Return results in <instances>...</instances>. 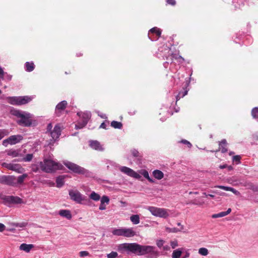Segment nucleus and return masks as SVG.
<instances>
[{
  "label": "nucleus",
  "mask_w": 258,
  "mask_h": 258,
  "mask_svg": "<svg viewBox=\"0 0 258 258\" xmlns=\"http://www.w3.org/2000/svg\"><path fill=\"white\" fill-rule=\"evenodd\" d=\"M89 253L87 251H82L80 252V256L81 257H84L89 255Z\"/></svg>",
  "instance_id": "nucleus-50"
},
{
  "label": "nucleus",
  "mask_w": 258,
  "mask_h": 258,
  "mask_svg": "<svg viewBox=\"0 0 258 258\" xmlns=\"http://www.w3.org/2000/svg\"><path fill=\"white\" fill-rule=\"evenodd\" d=\"M189 81H186V84H185L184 86L183 87V90L180 91L178 95L176 96V101L179 100L181 98L185 96L188 91V89H187L188 86L189 85Z\"/></svg>",
  "instance_id": "nucleus-17"
},
{
  "label": "nucleus",
  "mask_w": 258,
  "mask_h": 258,
  "mask_svg": "<svg viewBox=\"0 0 258 258\" xmlns=\"http://www.w3.org/2000/svg\"><path fill=\"white\" fill-rule=\"evenodd\" d=\"M8 144H9V138L3 141V145L5 146H7Z\"/></svg>",
  "instance_id": "nucleus-57"
},
{
  "label": "nucleus",
  "mask_w": 258,
  "mask_h": 258,
  "mask_svg": "<svg viewBox=\"0 0 258 258\" xmlns=\"http://www.w3.org/2000/svg\"><path fill=\"white\" fill-rule=\"evenodd\" d=\"M77 115L81 118V120H79L75 124L76 129H81L85 127L91 117V113L90 112L77 113Z\"/></svg>",
  "instance_id": "nucleus-4"
},
{
  "label": "nucleus",
  "mask_w": 258,
  "mask_h": 258,
  "mask_svg": "<svg viewBox=\"0 0 258 258\" xmlns=\"http://www.w3.org/2000/svg\"><path fill=\"white\" fill-rule=\"evenodd\" d=\"M184 58L181 56V59H177V61L178 63H181L184 61Z\"/></svg>",
  "instance_id": "nucleus-63"
},
{
  "label": "nucleus",
  "mask_w": 258,
  "mask_h": 258,
  "mask_svg": "<svg viewBox=\"0 0 258 258\" xmlns=\"http://www.w3.org/2000/svg\"><path fill=\"white\" fill-rule=\"evenodd\" d=\"M61 128L58 125H56L53 130L50 132V136L54 141L57 139L60 135Z\"/></svg>",
  "instance_id": "nucleus-15"
},
{
  "label": "nucleus",
  "mask_w": 258,
  "mask_h": 258,
  "mask_svg": "<svg viewBox=\"0 0 258 258\" xmlns=\"http://www.w3.org/2000/svg\"><path fill=\"white\" fill-rule=\"evenodd\" d=\"M170 245L173 249L175 248L176 247L178 246L177 241L176 240L171 241L170 242Z\"/></svg>",
  "instance_id": "nucleus-48"
},
{
  "label": "nucleus",
  "mask_w": 258,
  "mask_h": 258,
  "mask_svg": "<svg viewBox=\"0 0 258 258\" xmlns=\"http://www.w3.org/2000/svg\"><path fill=\"white\" fill-rule=\"evenodd\" d=\"M7 99L9 103L16 106L26 104L32 100L31 98L28 96L8 97Z\"/></svg>",
  "instance_id": "nucleus-3"
},
{
  "label": "nucleus",
  "mask_w": 258,
  "mask_h": 258,
  "mask_svg": "<svg viewBox=\"0 0 258 258\" xmlns=\"http://www.w3.org/2000/svg\"><path fill=\"white\" fill-rule=\"evenodd\" d=\"M131 153L133 157L137 158L139 163H141L143 158L142 155L136 149L131 150Z\"/></svg>",
  "instance_id": "nucleus-25"
},
{
  "label": "nucleus",
  "mask_w": 258,
  "mask_h": 258,
  "mask_svg": "<svg viewBox=\"0 0 258 258\" xmlns=\"http://www.w3.org/2000/svg\"><path fill=\"white\" fill-rule=\"evenodd\" d=\"M7 155L13 157H19L20 156V150L11 149L7 151Z\"/></svg>",
  "instance_id": "nucleus-30"
},
{
  "label": "nucleus",
  "mask_w": 258,
  "mask_h": 258,
  "mask_svg": "<svg viewBox=\"0 0 258 258\" xmlns=\"http://www.w3.org/2000/svg\"><path fill=\"white\" fill-rule=\"evenodd\" d=\"M190 253L187 251H186L185 253L181 258H187L189 256Z\"/></svg>",
  "instance_id": "nucleus-61"
},
{
  "label": "nucleus",
  "mask_w": 258,
  "mask_h": 258,
  "mask_svg": "<svg viewBox=\"0 0 258 258\" xmlns=\"http://www.w3.org/2000/svg\"><path fill=\"white\" fill-rule=\"evenodd\" d=\"M241 157L239 155H235L232 158V160L233 162H237V164L240 163Z\"/></svg>",
  "instance_id": "nucleus-45"
},
{
  "label": "nucleus",
  "mask_w": 258,
  "mask_h": 258,
  "mask_svg": "<svg viewBox=\"0 0 258 258\" xmlns=\"http://www.w3.org/2000/svg\"><path fill=\"white\" fill-rule=\"evenodd\" d=\"M6 226L3 223H0V232H3L5 229Z\"/></svg>",
  "instance_id": "nucleus-56"
},
{
  "label": "nucleus",
  "mask_w": 258,
  "mask_h": 258,
  "mask_svg": "<svg viewBox=\"0 0 258 258\" xmlns=\"http://www.w3.org/2000/svg\"><path fill=\"white\" fill-rule=\"evenodd\" d=\"M117 250L127 254L134 253L138 255L149 254L148 258H157L159 255L158 251L155 246L150 245H142L137 243H124L117 246Z\"/></svg>",
  "instance_id": "nucleus-1"
},
{
  "label": "nucleus",
  "mask_w": 258,
  "mask_h": 258,
  "mask_svg": "<svg viewBox=\"0 0 258 258\" xmlns=\"http://www.w3.org/2000/svg\"><path fill=\"white\" fill-rule=\"evenodd\" d=\"M4 199L6 202L9 204H21L23 203L22 199L18 197L8 196H6Z\"/></svg>",
  "instance_id": "nucleus-14"
},
{
  "label": "nucleus",
  "mask_w": 258,
  "mask_h": 258,
  "mask_svg": "<svg viewBox=\"0 0 258 258\" xmlns=\"http://www.w3.org/2000/svg\"><path fill=\"white\" fill-rule=\"evenodd\" d=\"M231 212V209L230 208L228 209L226 211L221 212L218 214H215L212 215V218H217L224 217L227 215H228Z\"/></svg>",
  "instance_id": "nucleus-26"
},
{
  "label": "nucleus",
  "mask_w": 258,
  "mask_h": 258,
  "mask_svg": "<svg viewBox=\"0 0 258 258\" xmlns=\"http://www.w3.org/2000/svg\"><path fill=\"white\" fill-rule=\"evenodd\" d=\"M26 71L29 72H32L34 69V64L33 62H26L25 64Z\"/></svg>",
  "instance_id": "nucleus-32"
},
{
  "label": "nucleus",
  "mask_w": 258,
  "mask_h": 258,
  "mask_svg": "<svg viewBox=\"0 0 258 258\" xmlns=\"http://www.w3.org/2000/svg\"><path fill=\"white\" fill-rule=\"evenodd\" d=\"M59 214L60 216L65 217L69 220H70L72 217L70 211L68 210H61L59 211Z\"/></svg>",
  "instance_id": "nucleus-24"
},
{
  "label": "nucleus",
  "mask_w": 258,
  "mask_h": 258,
  "mask_svg": "<svg viewBox=\"0 0 258 258\" xmlns=\"http://www.w3.org/2000/svg\"><path fill=\"white\" fill-rule=\"evenodd\" d=\"M164 243V240L160 239L157 241L156 244L159 248H161L163 246Z\"/></svg>",
  "instance_id": "nucleus-46"
},
{
  "label": "nucleus",
  "mask_w": 258,
  "mask_h": 258,
  "mask_svg": "<svg viewBox=\"0 0 258 258\" xmlns=\"http://www.w3.org/2000/svg\"><path fill=\"white\" fill-rule=\"evenodd\" d=\"M17 122L19 125L24 126H30L32 124V121L30 119L29 114H24V115L17 121Z\"/></svg>",
  "instance_id": "nucleus-10"
},
{
  "label": "nucleus",
  "mask_w": 258,
  "mask_h": 258,
  "mask_svg": "<svg viewBox=\"0 0 258 258\" xmlns=\"http://www.w3.org/2000/svg\"><path fill=\"white\" fill-rule=\"evenodd\" d=\"M11 225L15 226L16 227H25L27 226V222H21V223H11Z\"/></svg>",
  "instance_id": "nucleus-39"
},
{
  "label": "nucleus",
  "mask_w": 258,
  "mask_h": 258,
  "mask_svg": "<svg viewBox=\"0 0 258 258\" xmlns=\"http://www.w3.org/2000/svg\"><path fill=\"white\" fill-rule=\"evenodd\" d=\"M52 127V125L51 123H49L48 125H47V131L48 132H51V130Z\"/></svg>",
  "instance_id": "nucleus-60"
},
{
  "label": "nucleus",
  "mask_w": 258,
  "mask_h": 258,
  "mask_svg": "<svg viewBox=\"0 0 258 258\" xmlns=\"http://www.w3.org/2000/svg\"><path fill=\"white\" fill-rule=\"evenodd\" d=\"M217 187L220 189H224L226 191H229V187H230L225 186H223V185H219Z\"/></svg>",
  "instance_id": "nucleus-53"
},
{
  "label": "nucleus",
  "mask_w": 258,
  "mask_h": 258,
  "mask_svg": "<svg viewBox=\"0 0 258 258\" xmlns=\"http://www.w3.org/2000/svg\"><path fill=\"white\" fill-rule=\"evenodd\" d=\"M69 194L71 200L79 204H81L85 199V197L78 190H70Z\"/></svg>",
  "instance_id": "nucleus-8"
},
{
  "label": "nucleus",
  "mask_w": 258,
  "mask_h": 258,
  "mask_svg": "<svg viewBox=\"0 0 258 258\" xmlns=\"http://www.w3.org/2000/svg\"><path fill=\"white\" fill-rule=\"evenodd\" d=\"M227 143L226 139H223L219 143V149L216 152L221 151L222 153H226L228 151L227 148Z\"/></svg>",
  "instance_id": "nucleus-18"
},
{
  "label": "nucleus",
  "mask_w": 258,
  "mask_h": 258,
  "mask_svg": "<svg viewBox=\"0 0 258 258\" xmlns=\"http://www.w3.org/2000/svg\"><path fill=\"white\" fill-rule=\"evenodd\" d=\"M153 176L158 180H160L164 177V173L160 170L156 169L153 171Z\"/></svg>",
  "instance_id": "nucleus-27"
},
{
  "label": "nucleus",
  "mask_w": 258,
  "mask_h": 258,
  "mask_svg": "<svg viewBox=\"0 0 258 258\" xmlns=\"http://www.w3.org/2000/svg\"><path fill=\"white\" fill-rule=\"evenodd\" d=\"M33 157V155L32 154H28L23 158L22 160L25 162H29L32 160Z\"/></svg>",
  "instance_id": "nucleus-42"
},
{
  "label": "nucleus",
  "mask_w": 258,
  "mask_h": 258,
  "mask_svg": "<svg viewBox=\"0 0 258 258\" xmlns=\"http://www.w3.org/2000/svg\"><path fill=\"white\" fill-rule=\"evenodd\" d=\"M33 247L34 245L32 244L22 243L20 246V249L29 252Z\"/></svg>",
  "instance_id": "nucleus-28"
},
{
  "label": "nucleus",
  "mask_w": 258,
  "mask_h": 258,
  "mask_svg": "<svg viewBox=\"0 0 258 258\" xmlns=\"http://www.w3.org/2000/svg\"><path fill=\"white\" fill-rule=\"evenodd\" d=\"M181 142L185 145H186L187 147L189 148H190L192 146L191 144L186 140H182L181 141Z\"/></svg>",
  "instance_id": "nucleus-49"
},
{
  "label": "nucleus",
  "mask_w": 258,
  "mask_h": 258,
  "mask_svg": "<svg viewBox=\"0 0 258 258\" xmlns=\"http://www.w3.org/2000/svg\"><path fill=\"white\" fill-rule=\"evenodd\" d=\"M151 33L155 34L157 36V38H158L161 36V30L159 28L156 27L151 28L149 30V33H148V37L151 40L153 41L154 39L153 38H152L151 37V36L150 35Z\"/></svg>",
  "instance_id": "nucleus-19"
},
{
  "label": "nucleus",
  "mask_w": 258,
  "mask_h": 258,
  "mask_svg": "<svg viewBox=\"0 0 258 258\" xmlns=\"http://www.w3.org/2000/svg\"><path fill=\"white\" fill-rule=\"evenodd\" d=\"M106 126H107V125L105 123V122H103L100 125V128H104V129H107L106 128Z\"/></svg>",
  "instance_id": "nucleus-58"
},
{
  "label": "nucleus",
  "mask_w": 258,
  "mask_h": 258,
  "mask_svg": "<svg viewBox=\"0 0 258 258\" xmlns=\"http://www.w3.org/2000/svg\"><path fill=\"white\" fill-rule=\"evenodd\" d=\"M28 176L27 174H23L19 176L18 178H16V186L18 184H21L23 183L24 179Z\"/></svg>",
  "instance_id": "nucleus-33"
},
{
  "label": "nucleus",
  "mask_w": 258,
  "mask_h": 258,
  "mask_svg": "<svg viewBox=\"0 0 258 258\" xmlns=\"http://www.w3.org/2000/svg\"><path fill=\"white\" fill-rule=\"evenodd\" d=\"M8 134V132L5 130H1L0 131V140L3 139L5 136H7Z\"/></svg>",
  "instance_id": "nucleus-47"
},
{
  "label": "nucleus",
  "mask_w": 258,
  "mask_h": 258,
  "mask_svg": "<svg viewBox=\"0 0 258 258\" xmlns=\"http://www.w3.org/2000/svg\"><path fill=\"white\" fill-rule=\"evenodd\" d=\"M120 170L122 172L127 174L131 177L136 179H140L141 178V176L139 174L130 168L127 167L126 166H122L120 168Z\"/></svg>",
  "instance_id": "nucleus-9"
},
{
  "label": "nucleus",
  "mask_w": 258,
  "mask_h": 258,
  "mask_svg": "<svg viewBox=\"0 0 258 258\" xmlns=\"http://www.w3.org/2000/svg\"><path fill=\"white\" fill-rule=\"evenodd\" d=\"M166 2L172 6H174L176 4L175 0H166Z\"/></svg>",
  "instance_id": "nucleus-55"
},
{
  "label": "nucleus",
  "mask_w": 258,
  "mask_h": 258,
  "mask_svg": "<svg viewBox=\"0 0 258 258\" xmlns=\"http://www.w3.org/2000/svg\"><path fill=\"white\" fill-rule=\"evenodd\" d=\"M90 147L95 150L102 151L103 150L100 143L97 141H91L90 142Z\"/></svg>",
  "instance_id": "nucleus-21"
},
{
  "label": "nucleus",
  "mask_w": 258,
  "mask_h": 258,
  "mask_svg": "<svg viewBox=\"0 0 258 258\" xmlns=\"http://www.w3.org/2000/svg\"><path fill=\"white\" fill-rule=\"evenodd\" d=\"M67 105L68 103L66 100H63L57 104L55 110V113L57 116H59L60 115L61 111L66 109Z\"/></svg>",
  "instance_id": "nucleus-13"
},
{
  "label": "nucleus",
  "mask_w": 258,
  "mask_h": 258,
  "mask_svg": "<svg viewBox=\"0 0 258 258\" xmlns=\"http://www.w3.org/2000/svg\"><path fill=\"white\" fill-rule=\"evenodd\" d=\"M227 167V164H224V165L219 166V168L220 169H224V168H226Z\"/></svg>",
  "instance_id": "nucleus-64"
},
{
  "label": "nucleus",
  "mask_w": 258,
  "mask_h": 258,
  "mask_svg": "<svg viewBox=\"0 0 258 258\" xmlns=\"http://www.w3.org/2000/svg\"><path fill=\"white\" fill-rule=\"evenodd\" d=\"M0 183L11 186H16V177L12 175L0 176Z\"/></svg>",
  "instance_id": "nucleus-7"
},
{
  "label": "nucleus",
  "mask_w": 258,
  "mask_h": 258,
  "mask_svg": "<svg viewBox=\"0 0 258 258\" xmlns=\"http://www.w3.org/2000/svg\"><path fill=\"white\" fill-rule=\"evenodd\" d=\"M141 174L146 178L150 182L154 183L155 181L152 178H151L149 175L148 172L146 170H143L141 172Z\"/></svg>",
  "instance_id": "nucleus-31"
},
{
  "label": "nucleus",
  "mask_w": 258,
  "mask_h": 258,
  "mask_svg": "<svg viewBox=\"0 0 258 258\" xmlns=\"http://www.w3.org/2000/svg\"><path fill=\"white\" fill-rule=\"evenodd\" d=\"M39 166L41 170L46 173H52L59 168L58 163L46 158L40 162Z\"/></svg>",
  "instance_id": "nucleus-2"
},
{
  "label": "nucleus",
  "mask_w": 258,
  "mask_h": 258,
  "mask_svg": "<svg viewBox=\"0 0 258 258\" xmlns=\"http://www.w3.org/2000/svg\"><path fill=\"white\" fill-rule=\"evenodd\" d=\"M101 199V203L103 204H106L107 205L109 204V198L108 197L106 196H103Z\"/></svg>",
  "instance_id": "nucleus-43"
},
{
  "label": "nucleus",
  "mask_w": 258,
  "mask_h": 258,
  "mask_svg": "<svg viewBox=\"0 0 258 258\" xmlns=\"http://www.w3.org/2000/svg\"><path fill=\"white\" fill-rule=\"evenodd\" d=\"M173 60L174 59L177 60V59H181V56L178 54L173 53L171 52Z\"/></svg>",
  "instance_id": "nucleus-51"
},
{
  "label": "nucleus",
  "mask_w": 258,
  "mask_h": 258,
  "mask_svg": "<svg viewBox=\"0 0 258 258\" xmlns=\"http://www.w3.org/2000/svg\"><path fill=\"white\" fill-rule=\"evenodd\" d=\"M89 198L93 201H99L101 197L100 196L96 193L95 191H92L89 196Z\"/></svg>",
  "instance_id": "nucleus-35"
},
{
  "label": "nucleus",
  "mask_w": 258,
  "mask_h": 258,
  "mask_svg": "<svg viewBox=\"0 0 258 258\" xmlns=\"http://www.w3.org/2000/svg\"><path fill=\"white\" fill-rule=\"evenodd\" d=\"M130 220L134 224L140 223V217L138 215H133L130 217Z\"/></svg>",
  "instance_id": "nucleus-36"
},
{
  "label": "nucleus",
  "mask_w": 258,
  "mask_h": 258,
  "mask_svg": "<svg viewBox=\"0 0 258 258\" xmlns=\"http://www.w3.org/2000/svg\"><path fill=\"white\" fill-rule=\"evenodd\" d=\"M111 126L114 128L121 129L122 124L121 122L113 120L111 122Z\"/></svg>",
  "instance_id": "nucleus-34"
},
{
  "label": "nucleus",
  "mask_w": 258,
  "mask_h": 258,
  "mask_svg": "<svg viewBox=\"0 0 258 258\" xmlns=\"http://www.w3.org/2000/svg\"><path fill=\"white\" fill-rule=\"evenodd\" d=\"M183 250V248H179L173 250L171 255L172 258H180Z\"/></svg>",
  "instance_id": "nucleus-29"
},
{
  "label": "nucleus",
  "mask_w": 258,
  "mask_h": 258,
  "mask_svg": "<svg viewBox=\"0 0 258 258\" xmlns=\"http://www.w3.org/2000/svg\"><path fill=\"white\" fill-rule=\"evenodd\" d=\"M165 50L167 51V52L165 54H162V53H160L158 54V57L159 58L162 57L163 59L166 60L165 64H168L169 63H171L173 62V58L170 50L168 48H167L165 49Z\"/></svg>",
  "instance_id": "nucleus-12"
},
{
  "label": "nucleus",
  "mask_w": 258,
  "mask_h": 258,
  "mask_svg": "<svg viewBox=\"0 0 258 258\" xmlns=\"http://www.w3.org/2000/svg\"><path fill=\"white\" fill-rule=\"evenodd\" d=\"M64 165L68 169H69L70 170L72 171L73 172L75 173L84 175L88 173L87 170L74 163L68 161L64 163Z\"/></svg>",
  "instance_id": "nucleus-5"
},
{
  "label": "nucleus",
  "mask_w": 258,
  "mask_h": 258,
  "mask_svg": "<svg viewBox=\"0 0 258 258\" xmlns=\"http://www.w3.org/2000/svg\"><path fill=\"white\" fill-rule=\"evenodd\" d=\"M182 229H183V226H181V228L180 229L175 228V227L172 228H166V230L168 232H172V233H176L177 232L181 231Z\"/></svg>",
  "instance_id": "nucleus-40"
},
{
  "label": "nucleus",
  "mask_w": 258,
  "mask_h": 258,
  "mask_svg": "<svg viewBox=\"0 0 258 258\" xmlns=\"http://www.w3.org/2000/svg\"><path fill=\"white\" fill-rule=\"evenodd\" d=\"M66 176V175H59L56 177V183L57 187L60 188L64 185V178Z\"/></svg>",
  "instance_id": "nucleus-23"
},
{
  "label": "nucleus",
  "mask_w": 258,
  "mask_h": 258,
  "mask_svg": "<svg viewBox=\"0 0 258 258\" xmlns=\"http://www.w3.org/2000/svg\"><path fill=\"white\" fill-rule=\"evenodd\" d=\"M199 253L204 256H206L208 254V250L206 248L202 247L199 249Z\"/></svg>",
  "instance_id": "nucleus-41"
},
{
  "label": "nucleus",
  "mask_w": 258,
  "mask_h": 258,
  "mask_svg": "<svg viewBox=\"0 0 258 258\" xmlns=\"http://www.w3.org/2000/svg\"><path fill=\"white\" fill-rule=\"evenodd\" d=\"M163 249L164 250L167 251V250H169L170 249V247L168 245H165V246L163 245Z\"/></svg>",
  "instance_id": "nucleus-62"
},
{
  "label": "nucleus",
  "mask_w": 258,
  "mask_h": 258,
  "mask_svg": "<svg viewBox=\"0 0 258 258\" xmlns=\"http://www.w3.org/2000/svg\"><path fill=\"white\" fill-rule=\"evenodd\" d=\"M251 114L252 117L255 119H258V107H255L252 109Z\"/></svg>",
  "instance_id": "nucleus-38"
},
{
  "label": "nucleus",
  "mask_w": 258,
  "mask_h": 258,
  "mask_svg": "<svg viewBox=\"0 0 258 258\" xmlns=\"http://www.w3.org/2000/svg\"><path fill=\"white\" fill-rule=\"evenodd\" d=\"M118 256V253L115 251H112L107 254V258H115Z\"/></svg>",
  "instance_id": "nucleus-44"
},
{
  "label": "nucleus",
  "mask_w": 258,
  "mask_h": 258,
  "mask_svg": "<svg viewBox=\"0 0 258 258\" xmlns=\"http://www.w3.org/2000/svg\"><path fill=\"white\" fill-rule=\"evenodd\" d=\"M15 115L20 118L24 115V114L20 112L19 111H16Z\"/></svg>",
  "instance_id": "nucleus-54"
},
{
  "label": "nucleus",
  "mask_w": 258,
  "mask_h": 258,
  "mask_svg": "<svg viewBox=\"0 0 258 258\" xmlns=\"http://www.w3.org/2000/svg\"><path fill=\"white\" fill-rule=\"evenodd\" d=\"M136 235V232L133 230V228H123L122 236L126 237H133Z\"/></svg>",
  "instance_id": "nucleus-20"
},
{
  "label": "nucleus",
  "mask_w": 258,
  "mask_h": 258,
  "mask_svg": "<svg viewBox=\"0 0 258 258\" xmlns=\"http://www.w3.org/2000/svg\"><path fill=\"white\" fill-rule=\"evenodd\" d=\"M149 211L151 214L156 217L166 218L169 216L167 210L163 208H159L155 207H149Z\"/></svg>",
  "instance_id": "nucleus-6"
},
{
  "label": "nucleus",
  "mask_w": 258,
  "mask_h": 258,
  "mask_svg": "<svg viewBox=\"0 0 258 258\" xmlns=\"http://www.w3.org/2000/svg\"><path fill=\"white\" fill-rule=\"evenodd\" d=\"M23 139V136L20 135L11 136L9 137V144L11 145L16 144L22 141Z\"/></svg>",
  "instance_id": "nucleus-16"
},
{
  "label": "nucleus",
  "mask_w": 258,
  "mask_h": 258,
  "mask_svg": "<svg viewBox=\"0 0 258 258\" xmlns=\"http://www.w3.org/2000/svg\"><path fill=\"white\" fill-rule=\"evenodd\" d=\"M123 228L114 229L112 230V233L116 236H122Z\"/></svg>",
  "instance_id": "nucleus-37"
},
{
  "label": "nucleus",
  "mask_w": 258,
  "mask_h": 258,
  "mask_svg": "<svg viewBox=\"0 0 258 258\" xmlns=\"http://www.w3.org/2000/svg\"><path fill=\"white\" fill-rule=\"evenodd\" d=\"M243 185L247 189L252 190L253 191H258V186L254 185L250 181H245L243 183Z\"/></svg>",
  "instance_id": "nucleus-22"
},
{
  "label": "nucleus",
  "mask_w": 258,
  "mask_h": 258,
  "mask_svg": "<svg viewBox=\"0 0 258 258\" xmlns=\"http://www.w3.org/2000/svg\"><path fill=\"white\" fill-rule=\"evenodd\" d=\"M4 72L3 69L0 67V77L3 78V76L4 75Z\"/></svg>",
  "instance_id": "nucleus-59"
},
{
  "label": "nucleus",
  "mask_w": 258,
  "mask_h": 258,
  "mask_svg": "<svg viewBox=\"0 0 258 258\" xmlns=\"http://www.w3.org/2000/svg\"><path fill=\"white\" fill-rule=\"evenodd\" d=\"M106 205L105 204H103V203H100V206H99V209L100 210H104L106 209Z\"/></svg>",
  "instance_id": "nucleus-52"
},
{
  "label": "nucleus",
  "mask_w": 258,
  "mask_h": 258,
  "mask_svg": "<svg viewBox=\"0 0 258 258\" xmlns=\"http://www.w3.org/2000/svg\"><path fill=\"white\" fill-rule=\"evenodd\" d=\"M3 167H4L10 170L17 171L19 173L21 172V170L23 169L22 167L18 164H12L3 163L2 164Z\"/></svg>",
  "instance_id": "nucleus-11"
}]
</instances>
